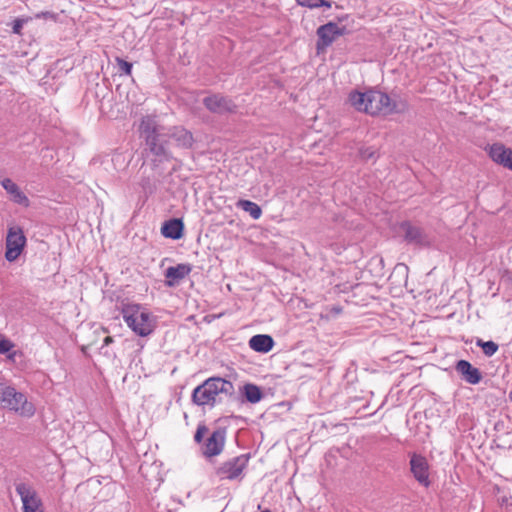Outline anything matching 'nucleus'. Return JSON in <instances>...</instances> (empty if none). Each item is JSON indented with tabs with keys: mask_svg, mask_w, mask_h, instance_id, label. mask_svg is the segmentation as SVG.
I'll list each match as a JSON object with an SVG mask.
<instances>
[{
	"mask_svg": "<svg viewBox=\"0 0 512 512\" xmlns=\"http://www.w3.org/2000/svg\"><path fill=\"white\" fill-rule=\"evenodd\" d=\"M13 344L0 336V354H5L11 350Z\"/></svg>",
	"mask_w": 512,
	"mask_h": 512,
	"instance_id": "cd10ccee",
	"label": "nucleus"
},
{
	"mask_svg": "<svg viewBox=\"0 0 512 512\" xmlns=\"http://www.w3.org/2000/svg\"><path fill=\"white\" fill-rule=\"evenodd\" d=\"M0 406L24 417H31L35 413L34 405L27 400L23 393L4 383H0Z\"/></svg>",
	"mask_w": 512,
	"mask_h": 512,
	"instance_id": "423d86ee",
	"label": "nucleus"
},
{
	"mask_svg": "<svg viewBox=\"0 0 512 512\" xmlns=\"http://www.w3.org/2000/svg\"><path fill=\"white\" fill-rule=\"evenodd\" d=\"M344 32L345 28L339 27L334 22H329L325 25L320 26L317 29V49L320 50L330 46L336 40V38L343 35Z\"/></svg>",
	"mask_w": 512,
	"mask_h": 512,
	"instance_id": "9d476101",
	"label": "nucleus"
},
{
	"mask_svg": "<svg viewBox=\"0 0 512 512\" xmlns=\"http://www.w3.org/2000/svg\"><path fill=\"white\" fill-rule=\"evenodd\" d=\"M49 13H41V14H37V18H40V17H44V16H47Z\"/></svg>",
	"mask_w": 512,
	"mask_h": 512,
	"instance_id": "2f4dec72",
	"label": "nucleus"
},
{
	"mask_svg": "<svg viewBox=\"0 0 512 512\" xmlns=\"http://www.w3.org/2000/svg\"><path fill=\"white\" fill-rule=\"evenodd\" d=\"M207 428L204 425H199L195 433L194 439L196 442H200L203 436L206 434Z\"/></svg>",
	"mask_w": 512,
	"mask_h": 512,
	"instance_id": "c85d7f7f",
	"label": "nucleus"
},
{
	"mask_svg": "<svg viewBox=\"0 0 512 512\" xmlns=\"http://www.w3.org/2000/svg\"><path fill=\"white\" fill-rule=\"evenodd\" d=\"M25 244L26 237L23 230L17 226L10 227L6 237V260L9 262L15 261L22 253Z\"/></svg>",
	"mask_w": 512,
	"mask_h": 512,
	"instance_id": "1a4fd4ad",
	"label": "nucleus"
},
{
	"mask_svg": "<svg viewBox=\"0 0 512 512\" xmlns=\"http://www.w3.org/2000/svg\"><path fill=\"white\" fill-rule=\"evenodd\" d=\"M190 272L191 267L189 264H178L176 266H171L165 271V284L168 287H173L182 279H184Z\"/></svg>",
	"mask_w": 512,
	"mask_h": 512,
	"instance_id": "2eb2a0df",
	"label": "nucleus"
},
{
	"mask_svg": "<svg viewBox=\"0 0 512 512\" xmlns=\"http://www.w3.org/2000/svg\"><path fill=\"white\" fill-rule=\"evenodd\" d=\"M23 25H24V20L23 19H16L14 21L13 27H12L13 33L21 34V30L23 28Z\"/></svg>",
	"mask_w": 512,
	"mask_h": 512,
	"instance_id": "c756f323",
	"label": "nucleus"
},
{
	"mask_svg": "<svg viewBox=\"0 0 512 512\" xmlns=\"http://www.w3.org/2000/svg\"><path fill=\"white\" fill-rule=\"evenodd\" d=\"M234 392L233 384L225 379L214 377L207 379L193 391V401L197 405H214L220 393L231 395Z\"/></svg>",
	"mask_w": 512,
	"mask_h": 512,
	"instance_id": "39448f33",
	"label": "nucleus"
},
{
	"mask_svg": "<svg viewBox=\"0 0 512 512\" xmlns=\"http://www.w3.org/2000/svg\"><path fill=\"white\" fill-rule=\"evenodd\" d=\"M249 345L254 351L267 353L273 348L274 341L269 335L259 334L251 337Z\"/></svg>",
	"mask_w": 512,
	"mask_h": 512,
	"instance_id": "a211bd4d",
	"label": "nucleus"
},
{
	"mask_svg": "<svg viewBox=\"0 0 512 512\" xmlns=\"http://www.w3.org/2000/svg\"><path fill=\"white\" fill-rule=\"evenodd\" d=\"M455 369L469 384L476 385L482 380V374L480 370L476 367H473L471 363L466 360H459L456 363Z\"/></svg>",
	"mask_w": 512,
	"mask_h": 512,
	"instance_id": "4468645a",
	"label": "nucleus"
},
{
	"mask_svg": "<svg viewBox=\"0 0 512 512\" xmlns=\"http://www.w3.org/2000/svg\"><path fill=\"white\" fill-rule=\"evenodd\" d=\"M489 157L497 164L502 165L505 161V158L510 155L512 149L506 147L501 143H495L488 147L487 149Z\"/></svg>",
	"mask_w": 512,
	"mask_h": 512,
	"instance_id": "aec40b11",
	"label": "nucleus"
},
{
	"mask_svg": "<svg viewBox=\"0 0 512 512\" xmlns=\"http://www.w3.org/2000/svg\"><path fill=\"white\" fill-rule=\"evenodd\" d=\"M376 150L373 147H366L360 150V156L364 160H370L375 157Z\"/></svg>",
	"mask_w": 512,
	"mask_h": 512,
	"instance_id": "bb28decb",
	"label": "nucleus"
},
{
	"mask_svg": "<svg viewBox=\"0 0 512 512\" xmlns=\"http://www.w3.org/2000/svg\"><path fill=\"white\" fill-rule=\"evenodd\" d=\"M245 398L250 403H258L262 399V392L260 388L254 384H246L242 388Z\"/></svg>",
	"mask_w": 512,
	"mask_h": 512,
	"instance_id": "5701e85b",
	"label": "nucleus"
},
{
	"mask_svg": "<svg viewBox=\"0 0 512 512\" xmlns=\"http://www.w3.org/2000/svg\"><path fill=\"white\" fill-rule=\"evenodd\" d=\"M1 186L6 191L9 196V199L23 207H28L30 201L25 193L20 189V187L10 178H4L1 181Z\"/></svg>",
	"mask_w": 512,
	"mask_h": 512,
	"instance_id": "f8f14e48",
	"label": "nucleus"
},
{
	"mask_svg": "<svg viewBox=\"0 0 512 512\" xmlns=\"http://www.w3.org/2000/svg\"><path fill=\"white\" fill-rule=\"evenodd\" d=\"M262 512H270L269 510H265V511H262Z\"/></svg>",
	"mask_w": 512,
	"mask_h": 512,
	"instance_id": "72a5a7b5",
	"label": "nucleus"
},
{
	"mask_svg": "<svg viewBox=\"0 0 512 512\" xmlns=\"http://www.w3.org/2000/svg\"><path fill=\"white\" fill-rule=\"evenodd\" d=\"M113 342V338L110 337V336H107L105 339H104V345H109L110 343Z\"/></svg>",
	"mask_w": 512,
	"mask_h": 512,
	"instance_id": "7c9ffc66",
	"label": "nucleus"
},
{
	"mask_svg": "<svg viewBox=\"0 0 512 512\" xmlns=\"http://www.w3.org/2000/svg\"><path fill=\"white\" fill-rule=\"evenodd\" d=\"M509 397H510V399H512V391L510 392Z\"/></svg>",
	"mask_w": 512,
	"mask_h": 512,
	"instance_id": "473e14b6",
	"label": "nucleus"
},
{
	"mask_svg": "<svg viewBox=\"0 0 512 512\" xmlns=\"http://www.w3.org/2000/svg\"><path fill=\"white\" fill-rule=\"evenodd\" d=\"M477 345L480 346L483 350V353L489 357L494 355L498 350V345L493 341L484 342L482 340H478Z\"/></svg>",
	"mask_w": 512,
	"mask_h": 512,
	"instance_id": "393cba45",
	"label": "nucleus"
},
{
	"mask_svg": "<svg viewBox=\"0 0 512 512\" xmlns=\"http://www.w3.org/2000/svg\"><path fill=\"white\" fill-rule=\"evenodd\" d=\"M138 130L153 155L160 160L168 157L166 146L160 140L163 128L157 123L155 116L147 115L142 117Z\"/></svg>",
	"mask_w": 512,
	"mask_h": 512,
	"instance_id": "20e7f679",
	"label": "nucleus"
},
{
	"mask_svg": "<svg viewBox=\"0 0 512 512\" xmlns=\"http://www.w3.org/2000/svg\"><path fill=\"white\" fill-rule=\"evenodd\" d=\"M117 63H118V66L120 68V70L125 73L126 75H130L131 74V71H132V64L121 59V58H117L116 59Z\"/></svg>",
	"mask_w": 512,
	"mask_h": 512,
	"instance_id": "a878e982",
	"label": "nucleus"
},
{
	"mask_svg": "<svg viewBox=\"0 0 512 512\" xmlns=\"http://www.w3.org/2000/svg\"><path fill=\"white\" fill-rule=\"evenodd\" d=\"M161 233L166 238L180 239L183 235V223L180 219H171L166 221L162 228Z\"/></svg>",
	"mask_w": 512,
	"mask_h": 512,
	"instance_id": "f3484780",
	"label": "nucleus"
},
{
	"mask_svg": "<svg viewBox=\"0 0 512 512\" xmlns=\"http://www.w3.org/2000/svg\"><path fill=\"white\" fill-rule=\"evenodd\" d=\"M224 447V436L220 431H214L204 446V455L208 457L220 454Z\"/></svg>",
	"mask_w": 512,
	"mask_h": 512,
	"instance_id": "dca6fc26",
	"label": "nucleus"
},
{
	"mask_svg": "<svg viewBox=\"0 0 512 512\" xmlns=\"http://www.w3.org/2000/svg\"><path fill=\"white\" fill-rule=\"evenodd\" d=\"M170 137L183 148H191L194 142L192 133L183 127H174L170 132Z\"/></svg>",
	"mask_w": 512,
	"mask_h": 512,
	"instance_id": "6ab92c4d",
	"label": "nucleus"
},
{
	"mask_svg": "<svg viewBox=\"0 0 512 512\" xmlns=\"http://www.w3.org/2000/svg\"><path fill=\"white\" fill-rule=\"evenodd\" d=\"M410 470L414 478L424 487L430 485L429 464L425 457L413 454L410 459Z\"/></svg>",
	"mask_w": 512,
	"mask_h": 512,
	"instance_id": "9b49d317",
	"label": "nucleus"
},
{
	"mask_svg": "<svg viewBox=\"0 0 512 512\" xmlns=\"http://www.w3.org/2000/svg\"><path fill=\"white\" fill-rule=\"evenodd\" d=\"M121 314L126 325L138 336L146 337L156 328L155 317L140 304L123 303Z\"/></svg>",
	"mask_w": 512,
	"mask_h": 512,
	"instance_id": "f03ea898",
	"label": "nucleus"
},
{
	"mask_svg": "<svg viewBox=\"0 0 512 512\" xmlns=\"http://www.w3.org/2000/svg\"><path fill=\"white\" fill-rule=\"evenodd\" d=\"M204 105L206 108L213 113H225L233 111L236 106L228 98L220 95H212L204 99Z\"/></svg>",
	"mask_w": 512,
	"mask_h": 512,
	"instance_id": "ddd939ff",
	"label": "nucleus"
},
{
	"mask_svg": "<svg viewBox=\"0 0 512 512\" xmlns=\"http://www.w3.org/2000/svg\"><path fill=\"white\" fill-rule=\"evenodd\" d=\"M249 457L247 455H240L232 458L216 470V474L220 480H240L242 479L243 471L247 467Z\"/></svg>",
	"mask_w": 512,
	"mask_h": 512,
	"instance_id": "6e6552de",
	"label": "nucleus"
},
{
	"mask_svg": "<svg viewBox=\"0 0 512 512\" xmlns=\"http://www.w3.org/2000/svg\"><path fill=\"white\" fill-rule=\"evenodd\" d=\"M15 490L21 499L22 512H44L42 499L31 484L20 482Z\"/></svg>",
	"mask_w": 512,
	"mask_h": 512,
	"instance_id": "0eeeda50",
	"label": "nucleus"
},
{
	"mask_svg": "<svg viewBox=\"0 0 512 512\" xmlns=\"http://www.w3.org/2000/svg\"><path fill=\"white\" fill-rule=\"evenodd\" d=\"M237 207L243 209L245 212L249 213L253 219H259L262 215V210L260 206L249 200H239L237 202Z\"/></svg>",
	"mask_w": 512,
	"mask_h": 512,
	"instance_id": "4be33fe9",
	"label": "nucleus"
},
{
	"mask_svg": "<svg viewBox=\"0 0 512 512\" xmlns=\"http://www.w3.org/2000/svg\"><path fill=\"white\" fill-rule=\"evenodd\" d=\"M348 101L357 111L373 116L404 113L407 110L405 101L393 100L387 94L376 90L351 92Z\"/></svg>",
	"mask_w": 512,
	"mask_h": 512,
	"instance_id": "f257e3e1",
	"label": "nucleus"
},
{
	"mask_svg": "<svg viewBox=\"0 0 512 512\" xmlns=\"http://www.w3.org/2000/svg\"><path fill=\"white\" fill-rule=\"evenodd\" d=\"M401 230L405 234V239L409 242L422 243V231L420 228L412 226L411 224L404 222L400 226Z\"/></svg>",
	"mask_w": 512,
	"mask_h": 512,
	"instance_id": "412c9836",
	"label": "nucleus"
},
{
	"mask_svg": "<svg viewBox=\"0 0 512 512\" xmlns=\"http://www.w3.org/2000/svg\"><path fill=\"white\" fill-rule=\"evenodd\" d=\"M296 2L303 7H308L310 9L318 8V7H326L331 8L332 3L327 0H296Z\"/></svg>",
	"mask_w": 512,
	"mask_h": 512,
	"instance_id": "b1692460",
	"label": "nucleus"
},
{
	"mask_svg": "<svg viewBox=\"0 0 512 512\" xmlns=\"http://www.w3.org/2000/svg\"><path fill=\"white\" fill-rule=\"evenodd\" d=\"M138 130L153 155L160 160L168 157L166 146L160 140L163 128L157 123L155 116L147 115L142 117Z\"/></svg>",
	"mask_w": 512,
	"mask_h": 512,
	"instance_id": "7ed1b4c3",
	"label": "nucleus"
}]
</instances>
